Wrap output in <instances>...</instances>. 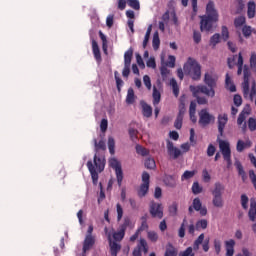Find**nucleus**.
Returning a JSON list of instances; mask_svg holds the SVG:
<instances>
[{
    "label": "nucleus",
    "mask_w": 256,
    "mask_h": 256,
    "mask_svg": "<svg viewBox=\"0 0 256 256\" xmlns=\"http://www.w3.org/2000/svg\"><path fill=\"white\" fill-rule=\"evenodd\" d=\"M149 173L143 172L142 173V184L140 186V189L138 191L139 197H145L149 191Z\"/></svg>",
    "instance_id": "nucleus-10"
},
{
    "label": "nucleus",
    "mask_w": 256,
    "mask_h": 256,
    "mask_svg": "<svg viewBox=\"0 0 256 256\" xmlns=\"http://www.w3.org/2000/svg\"><path fill=\"white\" fill-rule=\"evenodd\" d=\"M183 117H185V114H183V112H180L174 123V127L176 129H181V127H183Z\"/></svg>",
    "instance_id": "nucleus-39"
},
{
    "label": "nucleus",
    "mask_w": 256,
    "mask_h": 256,
    "mask_svg": "<svg viewBox=\"0 0 256 256\" xmlns=\"http://www.w3.org/2000/svg\"><path fill=\"white\" fill-rule=\"evenodd\" d=\"M212 204L217 209H223L225 206V201H223V196H212Z\"/></svg>",
    "instance_id": "nucleus-29"
},
{
    "label": "nucleus",
    "mask_w": 256,
    "mask_h": 256,
    "mask_svg": "<svg viewBox=\"0 0 256 256\" xmlns=\"http://www.w3.org/2000/svg\"><path fill=\"white\" fill-rule=\"evenodd\" d=\"M114 77H115L116 85L118 87V91H120L121 87H123V80L119 78V72L117 71L114 72Z\"/></svg>",
    "instance_id": "nucleus-54"
},
{
    "label": "nucleus",
    "mask_w": 256,
    "mask_h": 256,
    "mask_svg": "<svg viewBox=\"0 0 256 256\" xmlns=\"http://www.w3.org/2000/svg\"><path fill=\"white\" fill-rule=\"evenodd\" d=\"M163 182L165 183L166 187H177V177L172 176V175H166L164 177Z\"/></svg>",
    "instance_id": "nucleus-25"
},
{
    "label": "nucleus",
    "mask_w": 256,
    "mask_h": 256,
    "mask_svg": "<svg viewBox=\"0 0 256 256\" xmlns=\"http://www.w3.org/2000/svg\"><path fill=\"white\" fill-rule=\"evenodd\" d=\"M92 51L94 54V57L97 61H101V51L99 50V45L97 44V41L92 40Z\"/></svg>",
    "instance_id": "nucleus-31"
},
{
    "label": "nucleus",
    "mask_w": 256,
    "mask_h": 256,
    "mask_svg": "<svg viewBox=\"0 0 256 256\" xmlns=\"http://www.w3.org/2000/svg\"><path fill=\"white\" fill-rule=\"evenodd\" d=\"M209 225L206 219H201L196 222V231H201V229H205Z\"/></svg>",
    "instance_id": "nucleus-40"
},
{
    "label": "nucleus",
    "mask_w": 256,
    "mask_h": 256,
    "mask_svg": "<svg viewBox=\"0 0 256 256\" xmlns=\"http://www.w3.org/2000/svg\"><path fill=\"white\" fill-rule=\"evenodd\" d=\"M203 247V251H205V253H207V251H209V239L205 240V234H200L198 236V238L195 240L194 245H193V249L194 251H199V247L201 246Z\"/></svg>",
    "instance_id": "nucleus-11"
},
{
    "label": "nucleus",
    "mask_w": 256,
    "mask_h": 256,
    "mask_svg": "<svg viewBox=\"0 0 256 256\" xmlns=\"http://www.w3.org/2000/svg\"><path fill=\"white\" fill-rule=\"evenodd\" d=\"M159 45H161V40L159 39V32H155L152 40V47L154 51H157V49H159Z\"/></svg>",
    "instance_id": "nucleus-37"
},
{
    "label": "nucleus",
    "mask_w": 256,
    "mask_h": 256,
    "mask_svg": "<svg viewBox=\"0 0 256 256\" xmlns=\"http://www.w3.org/2000/svg\"><path fill=\"white\" fill-rule=\"evenodd\" d=\"M129 7L132 9H135L136 11H139L141 9V4L139 3V0H127Z\"/></svg>",
    "instance_id": "nucleus-46"
},
{
    "label": "nucleus",
    "mask_w": 256,
    "mask_h": 256,
    "mask_svg": "<svg viewBox=\"0 0 256 256\" xmlns=\"http://www.w3.org/2000/svg\"><path fill=\"white\" fill-rule=\"evenodd\" d=\"M148 239H150V241L155 242V241H157V239H159V236L157 235L156 232L150 231V232H148Z\"/></svg>",
    "instance_id": "nucleus-64"
},
{
    "label": "nucleus",
    "mask_w": 256,
    "mask_h": 256,
    "mask_svg": "<svg viewBox=\"0 0 256 256\" xmlns=\"http://www.w3.org/2000/svg\"><path fill=\"white\" fill-rule=\"evenodd\" d=\"M193 210L199 211L202 217H205V215H207V207L203 206L201 199H199L198 197L193 199L192 206H189L188 208L189 213H193Z\"/></svg>",
    "instance_id": "nucleus-9"
},
{
    "label": "nucleus",
    "mask_w": 256,
    "mask_h": 256,
    "mask_svg": "<svg viewBox=\"0 0 256 256\" xmlns=\"http://www.w3.org/2000/svg\"><path fill=\"white\" fill-rule=\"evenodd\" d=\"M141 251H144V253H147V241L145 239H140L139 244L133 251V256H141Z\"/></svg>",
    "instance_id": "nucleus-18"
},
{
    "label": "nucleus",
    "mask_w": 256,
    "mask_h": 256,
    "mask_svg": "<svg viewBox=\"0 0 256 256\" xmlns=\"http://www.w3.org/2000/svg\"><path fill=\"white\" fill-rule=\"evenodd\" d=\"M244 82L242 83L243 95L245 99L253 101V97L256 95V83L255 79L251 78V72L247 66L243 68Z\"/></svg>",
    "instance_id": "nucleus-3"
},
{
    "label": "nucleus",
    "mask_w": 256,
    "mask_h": 256,
    "mask_svg": "<svg viewBox=\"0 0 256 256\" xmlns=\"http://www.w3.org/2000/svg\"><path fill=\"white\" fill-rule=\"evenodd\" d=\"M250 113H251V107L249 105H246L243 111L239 114V117L237 119L238 125H243V123H245V119L249 117Z\"/></svg>",
    "instance_id": "nucleus-20"
},
{
    "label": "nucleus",
    "mask_w": 256,
    "mask_h": 256,
    "mask_svg": "<svg viewBox=\"0 0 256 256\" xmlns=\"http://www.w3.org/2000/svg\"><path fill=\"white\" fill-rule=\"evenodd\" d=\"M109 165L114 169L116 173L117 183L119 187H121V184L123 183V170L121 169V162L115 158H111L109 160Z\"/></svg>",
    "instance_id": "nucleus-7"
},
{
    "label": "nucleus",
    "mask_w": 256,
    "mask_h": 256,
    "mask_svg": "<svg viewBox=\"0 0 256 256\" xmlns=\"http://www.w3.org/2000/svg\"><path fill=\"white\" fill-rule=\"evenodd\" d=\"M150 215L156 219H163V205L155 202L150 203Z\"/></svg>",
    "instance_id": "nucleus-13"
},
{
    "label": "nucleus",
    "mask_w": 256,
    "mask_h": 256,
    "mask_svg": "<svg viewBox=\"0 0 256 256\" xmlns=\"http://www.w3.org/2000/svg\"><path fill=\"white\" fill-rule=\"evenodd\" d=\"M164 61H165V56L162 55L161 56L162 66L160 68V71L163 79H167V75H169V69H167V66L163 65Z\"/></svg>",
    "instance_id": "nucleus-38"
},
{
    "label": "nucleus",
    "mask_w": 256,
    "mask_h": 256,
    "mask_svg": "<svg viewBox=\"0 0 256 256\" xmlns=\"http://www.w3.org/2000/svg\"><path fill=\"white\" fill-rule=\"evenodd\" d=\"M219 149L223 155V159L227 162V167H231V146L229 141L218 139Z\"/></svg>",
    "instance_id": "nucleus-6"
},
{
    "label": "nucleus",
    "mask_w": 256,
    "mask_h": 256,
    "mask_svg": "<svg viewBox=\"0 0 256 256\" xmlns=\"http://www.w3.org/2000/svg\"><path fill=\"white\" fill-rule=\"evenodd\" d=\"M221 37L224 39V41H227L229 39V29H227L226 26L222 27Z\"/></svg>",
    "instance_id": "nucleus-61"
},
{
    "label": "nucleus",
    "mask_w": 256,
    "mask_h": 256,
    "mask_svg": "<svg viewBox=\"0 0 256 256\" xmlns=\"http://www.w3.org/2000/svg\"><path fill=\"white\" fill-rule=\"evenodd\" d=\"M183 69L184 73H186V75H190L194 81H199V79H201V65L197 60L188 58Z\"/></svg>",
    "instance_id": "nucleus-4"
},
{
    "label": "nucleus",
    "mask_w": 256,
    "mask_h": 256,
    "mask_svg": "<svg viewBox=\"0 0 256 256\" xmlns=\"http://www.w3.org/2000/svg\"><path fill=\"white\" fill-rule=\"evenodd\" d=\"M93 245H95V237L93 235H86L83 244V253H87Z\"/></svg>",
    "instance_id": "nucleus-19"
},
{
    "label": "nucleus",
    "mask_w": 256,
    "mask_h": 256,
    "mask_svg": "<svg viewBox=\"0 0 256 256\" xmlns=\"http://www.w3.org/2000/svg\"><path fill=\"white\" fill-rule=\"evenodd\" d=\"M147 67H150L151 69H155L157 67V64L155 63V57H150L146 62Z\"/></svg>",
    "instance_id": "nucleus-62"
},
{
    "label": "nucleus",
    "mask_w": 256,
    "mask_h": 256,
    "mask_svg": "<svg viewBox=\"0 0 256 256\" xmlns=\"http://www.w3.org/2000/svg\"><path fill=\"white\" fill-rule=\"evenodd\" d=\"M170 86L173 89V94L175 95V97H179V85H177V80L172 78L170 80Z\"/></svg>",
    "instance_id": "nucleus-41"
},
{
    "label": "nucleus",
    "mask_w": 256,
    "mask_h": 256,
    "mask_svg": "<svg viewBox=\"0 0 256 256\" xmlns=\"http://www.w3.org/2000/svg\"><path fill=\"white\" fill-rule=\"evenodd\" d=\"M190 91L193 97H197L200 93L206 95L207 97H215V88L209 87L205 85H198V86H190Z\"/></svg>",
    "instance_id": "nucleus-5"
},
{
    "label": "nucleus",
    "mask_w": 256,
    "mask_h": 256,
    "mask_svg": "<svg viewBox=\"0 0 256 256\" xmlns=\"http://www.w3.org/2000/svg\"><path fill=\"white\" fill-rule=\"evenodd\" d=\"M226 88L231 91V93H235V91H237V88L235 87V84H233V81H231L229 74H226Z\"/></svg>",
    "instance_id": "nucleus-36"
},
{
    "label": "nucleus",
    "mask_w": 256,
    "mask_h": 256,
    "mask_svg": "<svg viewBox=\"0 0 256 256\" xmlns=\"http://www.w3.org/2000/svg\"><path fill=\"white\" fill-rule=\"evenodd\" d=\"M204 83L208 87H216L217 86V74L213 70H209L204 75Z\"/></svg>",
    "instance_id": "nucleus-14"
},
{
    "label": "nucleus",
    "mask_w": 256,
    "mask_h": 256,
    "mask_svg": "<svg viewBox=\"0 0 256 256\" xmlns=\"http://www.w3.org/2000/svg\"><path fill=\"white\" fill-rule=\"evenodd\" d=\"M248 127H249L250 131H255V129H256V120L254 118L249 119Z\"/></svg>",
    "instance_id": "nucleus-63"
},
{
    "label": "nucleus",
    "mask_w": 256,
    "mask_h": 256,
    "mask_svg": "<svg viewBox=\"0 0 256 256\" xmlns=\"http://www.w3.org/2000/svg\"><path fill=\"white\" fill-rule=\"evenodd\" d=\"M217 21H219V13L215 9V4L210 1L206 6V15L201 16L200 31H211L213 23Z\"/></svg>",
    "instance_id": "nucleus-2"
},
{
    "label": "nucleus",
    "mask_w": 256,
    "mask_h": 256,
    "mask_svg": "<svg viewBox=\"0 0 256 256\" xmlns=\"http://www.w3.org/2000/svg\"><path fill=\"white\" fill-rule=\"evenodd\" d=\"M196 111H197V103L191 102L189 107V115L192 123H197V115H195Z\"/></svg>",
    "instance_id": "nucleus-28"
},
{
    "label": "nucleus",
    "mask_w": 256,
    "mask_h": 256,
    "mask_svg": "<svg viewBox=\"0 0 256 256\" xmlns=\"http://www.w3.org/2000/svg\"><path fill=\"white\" fill-rule=\"evenodd\" d=\"M104 231L109 240L111 256H117V254L121 251V245L111 240V234L109 233V229L107 227L104 228Z\"/></svg>",
    "instance_id": "nucleus-16"
},
{
    "label": "nucleus",
    "mask_w": 256,
    "mask_h": 256,
    "mask_svg": "<svg viewBox=\"0 0 256 256\" xmlns=\"http://www.w3.org/2000/svg\"><path fill=\"white\" fill-rule=\"evenodd\" d=\"M235 167H236L239 175H241L242 179H245V170H243V165H241V162L236 161Z\"/></svg>",
    "instance_id": "nucleus-50"
},
{
    "label": "nucleus",
    "mask_w": 256,
    "mask_h": 256,
    "mask_svg": "<svg viewBox=\"0 0 256 256\" xmlns=\"http://www.w3.org/2000/svg\"><path fill=\"white\" fill-rule=\"evenodd\" d=\"M241 206L243 209H249V198L245 194L241 196Z\"/></svg>",
    "instance_id": "nucleus-51"
},
{
    "label": "nucleus",
    "mask_w": 256,
    "mask_h": 256,
    "mask_svg": "<svg viewBox=\"0 0 256 256\" xmlns=\"http://www.w3.org/2000/svg\"><path fill=\"white\" fill-rule=\"evenodd\" d=\"M143 83H144L146 89H148V91H151L152 85H151V77H149V75H145L143 77Z\"/></svg>",
    "instance_id": "nucleus-53"
},
{
    "label": "nucleus",
    "mask_w": 256,
    "mask_h": 256,
    "mask_svg": "<svg viewBox=\"0 0 256 256\" xmlns=\"http://www.w3.org/2000/svg\"><path fill=\"white\" fill-rule=\"evenodd\" d=\"M214 249L217 255L221 253V240L219 239L214 240Z\"/></svg>",
    "instance_id": "nucleus-60"
},
{
    "label": "nucleus",
    "mask_w": 256,
    "mask_h": 256,
    "mask_svg": "<svg viewBox=\"0 0 256 256\" xmlns=\"http://www.w3.org/2000/svg\"><path fill=\"white\" fill-rule=\"evenodd\" d=\"M166 148L168 151V155L171 157V159H179L181 155H183V152H181V149L175 147L173 142L167 141Z\"/></svg>",
    "instance_id": "nucleus-15"
},
{
    "label": "nucleus",
    "mask_w": 256,
    "mask_h": 256,
    "mask_svg": "<svg viewBox=\"0 0 256 256\" xmlns=\"http://www.w3.org/2000/svg\"><path fill=\"white\" fill-rule=\"evenodd\" d=\"M126 103L128 105H133L135 103V91L133 90V88L128 89Z\"/></svg>",
    "instance_id": "nucleus-32"
},
{
    "label": "nucleus",
    "mask_w": 256,
    "mask_h": 256,
    "mask_svg": "<svg viewBox=\"0 0 256 256\" xmlns=\"http://www.w3.org/2000/svg\"><path fill=\"white\" fill-rule=\"evenodd\" d=\"M142 113L144 117H151L153 115V108L147 103H142Z\"/></svg>",
    "instance_id": "nucleus-35"
},
{
    "label": "nucleus",
    "mask_w": 256,
    "mask_h": 256,
    "mask_svg": "<svg viewBox=\"0 0 256 256\" xmlns=\"http://www.w3.org/2000/svg\"><path fill=\"white\" fill-rule=\"evenodd\" d=\"M245 16H239L235 19L234 25L236 28L243 27L245 25Z\"/></svg>",
    "instance_id": "nucleus-48"
},
{
    "label": "nucleus",
    "mask_w": 256,
    "mask_h": 256,
    "mask_svg": "<svg viewBox=\"0 0 256 256\" xmlns=\"http://www.w3.org/2000/svg\"><path fill=\"white\" fill-rule=\"evenodd\" d=\"M153 105L157 106L159 105L160 101H161V92H159V90H157V87H153Z\"/></svg>",
    "instance_id": "nucleus-33"
},
{
    "label": "nucleus",
    "mask_w": 256,
    "mask_h": 256,
    "mask_svg": "<svg viewBox=\"0 0 256 256\" xmlns=\"http://www.w3.org/2000/svg\"><path fill=\"white\" fill-rule=\"evenodd\" d=\"M108 233L110 235L112 233L114 241H123V238L125 237V231L121 227H119L116 232L112 230L111 232L108 231Z\"/></svg>",
    "instance_id": "nucleus-27"
},
{
    "label": "nucleus",
    "mask_w": 256,
    "mask_h": 256,
    "mask_svg": "<svg viewBox=\"0 0 256 256\" xmlns=\"http://www.w3.org/2000/svg\"><path fill=\"white\" fill-rule=\"evenodd\" d=\"M145 167L147 169H155V167H157V165L155 164V159H153V158L146 159Z\"/></svg>",
    "instance_id": "nucleus-49"
},
{
    "label": "nucleus",
    "mask_w": 256,
    "mask_h": 256,
    "mask_svg": "<svg viewBox=\"0 0 256 256\" xmlns=\"http://www.w3.org/2000/svg\"><path fill=\"white\" fill-rule=\"evenodd\" d=\"M256 14V4L255 1H249L247 4V17L248 19L255 18Z\"/></svg>",
    "instance_id": "nucleus-24"
},
{
    "label": "nucleus",
    "mask_w": 256,
    "mask_h": 256,
    "mask_svg": "<svg viewBox=\"0 0 256 256\" xmlns=\"http://www.w3.org/2000/svg\"><path fill=\"white\" fill-rule=\"evenodd\" d=\"M108 149L111 155L115 154V139L111 136L108 138Z\"/></svg>",
    "instance_id": "nucleus-44"
},
{
    "label": "nucleus",
    "mask_w": 256,
    "mask_h": 256,
    "mask_svg": "<svg viewBox=\"0 0 256 256\" xmlns=\"http://www.w3.org/2000/svg\"><path fill=\"white\" fill-rule=\"evenodd\" d=\"M192 193L194 195H199V193H203V187L199 185V182H194L192 185Z\"/></svg>",
    "instance_id": "nucleus-42"
},
{
    "label": "nucleus",
    "mask_w": 256,
    "mask_h": 256,
    "mask_svg": "<svg viewBox=\"0 0 256 256\" xmlns=\"http://www.w3.org/2000/svg\"><path fill=\"white\" fill-rule=\"evenodd\" d=\"M131 59H133V48L128 49L124 54L123 77H129V73H131Z\"/></svg>",
    "instance_id": "nucleus-8"
},
{
    "label": "nucleus",
    "mask_w": 256,
    "mask_h": 256,
    "mask_svg": "<svg viewBox=\"0 0 256 256\" xmlns=\"http://www.w3.org/2000/svg\"><path fill=\"white\" fill-rule=\"evenodd\" d=\"M165 256H177V251L173 246H168L166 249Z\"/></svg>",
    "instance_id": "nucleus-59"
},
{
    "label": "nucleus",
    "mask_w": 256,
    "mask_h": 256,
    "mask_svg": "<svg viewBox=\"0 0 256 256\" xmlns=\"http://www.w3.org/2000/svg\"><path fill=\"white\" fill-rule=\"evenodd\" d=\"M120 228H122L124 231H127V229H135V222L131 220V218L125 217L123 223L120 225Z\"/></svg>",
    "instance_id": "nucleus-26"
},
{
    "label": "nucleus",
    "mask_w": 256,
    "mask_h": 256,
    "mask_svg": "<svg viewBox=\"0 0 256 256\" xmlns=\"http://www.w3.org/2000/svg\"><path fill=\"white\" fill-rule=\"evenodd\" d=\"M253 145V142L251 140H246L245 142L243 140H238L236 150L238 153H242L244 149H249Z\"/></svg>",
    "instance_id": "nucleus-23"
},
{
    "label": "nucleus",
    "mask_w": 256,
    "mask_h": 256,
    "mask_svg": "<svg viewBox=\"0 0 256 256\" xmlns=\"http://www.w3.org/2000/svg\"><path fill=\"white\" fill-rule=\"evenodd\" d=\"M196 173H197V170H192V171L186 170L181 176V181H189V179H193Z\"/></svg>",
    "instance_id": "nucleus-34"
},
{
    "label": "nucleus",
    "mask_w": 256,
    "mask_h": 256,
    "mask_svg": "<svg viewBox=\"0 0 256 256\" xmlns=\"http://www.w3.org/2000/svg\"><path fill=\"white\" fill-rule=\"evenodd\" d=\"M211 193L212 196H223V193H225V185L221 184V182H216Z\"/></svg>",
    "instance_id": "nucleus-21"
},
{
    "label": "nucleus",
    "mask_w": 256,
    "mask_h": 256,
    "mask_svg": "<svg viewBox=\"0 0 256 256\" xmlns=\"http://www.w3.org/2000/svg\"><path fill=\"white\" fill-rule=\"evenodd\" d=\"M199 123L200 125H209V123H212L215 121V116L209 113L207 109H203L199 112Z\"/></svg>",
    "instance_id": "nucleus-12"
},
{
    "label": "nucleus",
    "mask_w": 256,
    "mask_h": 256,
    "mask_svg": "<svg viewBox=\"0 0 256 256\" xmlns=\"http://www.w3.org/2000/svg\"><path fill=\"white\" fill-rule=\"evenodd\" d=\"M225 247H226V256L235 255V240L230 239L225 241Z\"/></svg>",
    "instance_id": "nucleus-22"
},
{
    "label": "nucleus",
    "mask_w": 256,
    "mask_h": 256,
    "mask_svg": "<svg viewBox=\"0 0 256 256\" xmlns=\"http://www.w3.org/2000/svg\"><path fill=\"white\" fill-rule=\"evenodd\" d=\"M242 33H243L244 37H250L251 33H253V28L251 26L245 25L242 28Z\"/></svg>",
    "instance_id": "nucleus-52"
},
{
    "label": "nucleus",
    "mask_w": 256,
    "mask_h": 256,
    "mask_svg": "<svg viewBox=\"0 0 256 256\" xmlns=\"http://www.w3.org/2000/svg\"><path fill=\"white\" fill-rule=\"evenodd\" d=\"M185 225H187V219H183V222L181 224V227L179 229L178 235L179 237L183 238L185 237Z\"/></svg>",
    "instance_id": "nucleus-55"
},
{
    "label": "nucleus",
    "mask_w": 256,
    "mask_h": 256,
    "mask_svg": "<svg viewBox=\"0 0 256 256\" xmlns=\"http://www.w3.org/2000/svg\"><path fill=\"white\" fill-rule=\"evenodd\" d=\"M99 35H100V39L102 41V49L104 51V53L107 54V37L105 36V34H103V32H99Z\"/></svg>",
    "instance_id": "nucleus-47"
},
{
    "label": "nucleus",
    "mask_w": 256,
    "mask_h": 256,
    "mask_svg": "<svg viewBox=\"0 0 256 256\" xmlns=\"http://www.w3.org/2000/svg\"><path fill=\"white\" fill-rule=\"evenodd\" d=\"M116 213H117V221H121L123 219V206H121V204H116Z\"/></svg>",
    "instance_id": "nucleus-45"
},
{
    "label": "nucleus",
    "mask_w": 256,
    "mask_h": 256,
    "mask_svg": "<svg viewBox=\"0 0 256 256\" xmlns=\"http://www.w3.org/2000/svg\"><path fill=\"white\" fill-rule=\"evenodd\" d=\"M227 121H229V117L227 114H220L218 116V131L220 135H223V131H225V125H227Z\"/></svg>",
    "instance_id": "nucleus-17"
},
{
    "label": "nucleus",
    "mask_w": 256,
    "mask_h": 256,
    "mask_svg": "<svg viewBox=\"0 0 256 256\" xmlns=\"http://www.w3.org/2000/svg\"><path fill=\"white\" fill-rule=\"evenodd\" d=\"M220 39H221V35L216 33L211 37L210 44L213 45V47H215V45L219 43Z\"/></svg>",
    "instance_id": "nucleus-58"
},
{
    "label": "nucleus",
    "mask_w": 256,
    "mask_h": 256,
    "mask_svg": "<svg viewBox=\"0 0 256 256\" xmlns=\"http://www.w3.org/2000/svg\"><path fill=\"white\" fill-rule=\"evenodd\" d=\"M94 145H95V155H94V161H88L87 167L90 171V175L92 177V181L94 185H97V181H99V173L103 172L105 169V156L99 154V151H105L107 149V146L105 145V141L100 140L99 143H97V140L94 139Z\"/></svg>",
    "instance_id": "nucleus-1"
},
{
    "label": "nucleus",
    "mask_w": 256,
    "mask_h": 256,
    "mask_svg": "<svg viewBox=\"0 0 256 256\" xmlns=\"http://www.w3.org/2000/svg\"><path fill=\"white\" fill-rule=\"evenodd\" d=\"M249 219L256 222V199H251L250 210L248 212Z\"/></svg>",
    "instance_id": "nucleus-30"
},
{
    "label": "nucleus",
    "mask_w": 256,
    "mask_h": 256,
    "mask_svg": "<svg viewBox=\"0 0 256 256\" xmlns=\"http://www.w3.org/2000/svg\"><path fill=\"white\" fill-rule=\"evenodd\" d=\"M136 153H138V155H142V157H147V155H149V150H147L146 148H144L141 145H137Z\"/></svg>",
    "instance_id": "nucleus-43"
},
{
    "label": "nucleus",
    "mask_w": 256,
    "mask_h": 256,
    "mask_svg": "<svg viewBox=\"0 0 256 256\" xmlns=\"http://www.w3.org/2000/svg\"><path fill=\"white\" fill-rule=\"evenodd\" d=\"M250 67L256 71V53L252 52L250 56Z\"/></svg>",
    "instance_id": "nucleus-56"
},
{
    "label": "nucleus",
    "mask_w": 256,
    "mask_h": 256,
    "mask_svg": "<svg viewBox=\"0 0 256 256\" xmlns=\"http://www.w3.org/2000/svg\"><path fill=\"white\" fill-rule=\"evenodd\" d=\"M202 178L204 183H209V181H211V174H209V171H207V169H204L202 171Z\"/></svg>",
    "instance_id": "nucleus-57"
}]
</instances>
